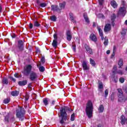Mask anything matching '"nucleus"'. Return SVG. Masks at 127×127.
<instances>
[{
  "mask_svg": "<svg viewBox=\"0 0 127 127\" xmlns=\"http://www.w3.org/2000/svg\"><path fill=\"white\" fill-rule=\"evenodd\" d=\"M68 111H70V108L67 107H64L61 108L60 110V114L61 116V119L60 120V123L63 124L68 121L69 118L68 117V115L67 114L66 112Z\"/></svg>",
  "mask_w": 127,
  "mask_h": 127,
  "instance_id": "nucleus-1",
  "label": "nucleus"
},
{
  "mask_svg": "<svg viewBox=\"0 0 127 127\" xmlns=\"http://www.w3.org/2000/svg\"><path fill=\"white\" fill-rule=\"evenodd\" d=\"M93 103L91 101H89L86 104V108L85 109L86 115L89 119L92 118V116H93Z\"/></svg>",
  "mask_w": 127,
  "mask_h": 127,
  "instance_id": "nucleus-2",
  "label": "nucleus"
},
{
  "mask_svg": "<svg viewBox=\"0 0 127 127\" xmlns=\"http://www.w3.org/2000/svg\"><path fill=\"white\" fill-rule=\"evenodd\" d=\"M24 114H25L24 108H19L16 110V117L20 121H22L24 120Z\"/></svg>",
  "mask_w": 127,
  "mask_h": 127,
  "instance_id": "nucleus-3",
  "label": "nucleus"
},
{
  "mask_svg": "<svg viewBox=\"0 0 127 127\" xmlns=\"http://www.w3.org/2000/svg\"><path fill=\"white\" fill-rule=\"evenodd\" d=\"M31 70H32V66L31 65L29 64L26 65L24 68V70L22 72V73L25 75V76H28L30 74V72H31Z\"/></svg>",
  "mask_w": 127,
  "mask_h": 127,
  "instance_id": "nucleus-4",
  "label": "nucleus"
},
{
  "mask_svg": "<svg viewBox=\"0 0 127 127\" xmlns=\"http://www.w3.org/2000/svg\"><path fill=\"white\" fill-rule=\"evenodd\" d=\"M38 76L37 75V73L36 72L32 71L30 73V80L31 81H35L36 79H37Z\"/></svg>",
  "mask_w": 127,
  "mask_h": 127,
  "instance_id": "nucleus-5",
  "label": "nucleus"
},
{
  "mask_svg": "<svg viewBox=\"0 0 127 127\" xmlns=\"http://www.w3.org/2000/svg\"><path fill=\"white\" fill-rule=\"evenodd\" d=\"M65 34L67 41H71L72 40V32L68 30L66 31Z\"/></svg>",
  "mask_w": 127,
  "mask_h": 127,
  "instance_id": "nucleus-6",
  "label": "nucleus"
},
{
  "mask_svg": "<svg viewBox=\"0 0 127 127\" xmlns=\"http://www.w3.org/2000/svg\"><path fill=\"white\" fill-rule=\"evenodd\" d=\"M127 9L125 7H121L119 9V10L118 11L119 14H121L122 15H123V16H125L126 15V13H127Z\"/></svg>",
  "mask_w": 127,
  "mask_h": 127,
  "instance_id": "nucleus-7",
  "label": "nucleus"
},
{
  "mask_svg": "<svg viewBox=\"0 0 127 127\" xmlns=\"http://www.w3.org/2000/svg\"><path fill=\"white\" fill-rule=\"evenodd\" d=\"M18 51H23V42L22 40L18 42Z\"/></svg>",
  "mask_w": 127,
  "mask_h": 127,
  "instance_id": "nucleus-8",
  "label": "nucleus"
},
{
  "mask_svg": "<svg viewBox=\"0 0 127 127\" xmlns=\"http://www.w3.org/2000/svg\"><path fill=\"white\" fill-rule=\"evenodd\" d=\"M121 124L122 126H124V125H127V118L124 115H122L120 118Z\"/></svg>",
  "mask_w": 127,
  "mask_h": 127,
  "instance_id": "nucleus-9",
  "label": "nucleus"
},
{
  "mask_svg": "<svg viewBox=\"0 0 127 127\" xmlns=\"http://www.w3.org/2000/svg\"><path fill=\"white\" fill-rule=\"evenodd\" d=\"M89 38L90 40H91L92 41H93V42H97V40H98V39L97 38V36H96V35L94 34H91L89 36Z\"/></svg>",
  "mask_w": 127,
  "mask_h": 127,
  "instance_id": "nucleus-10",
  "label": "nucleus"
},
{
  "mask_svg": "<svg viewBox=\"0 0 127 127\" xmlns=\"http://www.w3.org/2000/svg\"><path fill=\"white\" fill-rule=\"evenodd\" d=\"M111 29H112V26L110 24H107L104 27V31L105 32H108V31H111Z\"/></svg>",
  "mask_w": 127,
  "mask_h": 127,
  "instance_id": "nucleus-11",
  "label": "nucleus"
},
{
  "mask_svg": "<svg viewBox=\"0 0 127 127\" xmlns=\"http://www.w3.org/2000/svg\"><path fill=\"white\" fill-rule=\"evenodd\" d=\"M97 29L99 31V35L101 37L102 40H104V35L103 34V30L101 29V26H97Z\"/></svg>",
  "mask_w": 127,
  "mask_h": 127,
  "instance_id": "nucleus-12",
  "label": "nucleus"
},
{
  "mask_svg": "<svg viewBox=\"0 0 127 127\" xmlns=\"http://www.w3.org/2000/svg\"><path fill=\"white\" fill-rule=\"evenodd\" d=\"M118 101L121 102V103H124L126 102V98L124 95H121L118 96Z\"/></svg>",
  "mask_w": 127,
  "mask_h": 127,
  "instance_id": "nucleus-13",
  "label": "nucleus"
},
{
  "mask_svg": "<svg viewBox=\"0 0 127 127\" xmlns=\"http://www.w3.org/2000/svg\"><path fill=\"white\" fill-rule=\"evenodd\" d=\"M82 66L83 68V70H88L89 69V66L87 64V62L83 61L82 64Z\"/></svg>",
  "mask_w": 127,
  "mask_h": 127,
  "instance_id": "nucleus-14",
  "label": "nucleus"
},
{
  "mask_svg": "<svg viewBox=\"0 0 127 127\" xmlns=\"http://www.w3.org/2000/svg\"><path fill=\"white\" fill-rule=\"evenodd\" d=\"M51 10H54V11H58V10L60 11V9L58 7V6L56 5H52L51 6Z\"/></svg>",
  "mask_w": 127,
  "mask_h": 127,
  "instance_id": "nucleus-15",
  "label": "nucleus"
},
{
  "mask_svg": "<svg viewBox=\"0 0 127 127\" xmlns=\"http://www.w3.org/2000/svg\"><path fill=\"white\" fill-rule=\"evenodd\" d=\"M110 4L114 7V8H116L118 6V4L117 3V2L116 1L113 0L111 1Z\"/></svg>",
  "mask_w": 127,
  "mask_h": 127,
  "instance_id": "nucleus-16",
  "label": "nucleus"
},
{
  "mask_svg": "<svg viewBox=\"0 0 127 127\" xmlns=\"http://www.w3.org/2000/svg\"><path fill=\"white\" fill-rule=\"evenodd\" d=\"M19 86H25L27 84V80H23L22 81H19L18 83Z\"/></svg>",
  "mask_w": 127,
  "mask_h": 127,
  "instance_id": "nucleus-17",
  "label": "nucleus"
},
{
  "mask_svg": "<svg viewBox=\"0 0 127 127\" xmlns=\"http://www.w3.org/2000/svg\"><path fill=\"white\" fill-rule=\"evenodd\" d=\"M69 17L71 20L72 22H73V23H76V21L75 20V17H74V15L72 13H69Z\"/></svg>",
  "mask_w": 127,
  "mask_h": 127,
  "instance_id": "nucleus-18",
  "label": "nucleus"
},
{
  "mask_svg": "<svg viewBox=\"0 0 127 127\" xmlns=\"http://www.w3.org/2000/svg\"><path fill=\"white\" fill-rule=\"evenodd\" d=\"M117 16H116V14H113L111 16V21H112V25L114 26L115 25V23L114 22L115 21V19H116Z\"/></svg>",
  "mask_w": 127,
  "mask_h": 127,
  "instance_id": "nucleus-19",
  "label": "nucleus"
},
{
  "mask_svg": "<svg viewBox=\"0 0 127 127\" xmlns=\"http://www.w3.org/2000/svg\"><path fill=\"white\" fill-rule=\"evenodd\" d=\"M18 94H19V91H14L11 92V96H13V97H16V96H18Z\"/></svg>",
  "mask_w": 127,
  "mask_h": 127,
  "instance_id": "nucleus-20",
  "label": "nucleus"
},
{
  "mask_svg": "<svg viewBox=\"0 0 127 127\" xmlns=\"http://www.w3.org/2000/svg\"><path fill=\"white\" fill-rule=\"evenodd\" d=\"M50 19H51L52 21L55 22V21L57 20V17L55 15H52L50 17Z\"/></svg>",
  "mask_w": 127,
  "mask_h": 127,
  "instance_id": "nucleus-21",
  "label": "nucleus"
},
{
  "mask_svg": "<svg viewBox=\"0 0 127 127\" xmlns=\"http://www.w3.org/2000/svg\"><path fill=\"white\" fill-rule=\"evenodd\" d=\"M117 90L118 91V92L117 93L118 96H124V94L123 92V90H122V89L119 88Z\"/></svg>",
  "mask_w": 127,
  "mask_h": 127,
  "instance_id": "nucleus-22",
  "label": "nucleus"
},
{
  "mask_svg": "<svg viewBox=\"0 0 127 127\" xmlns=\"http://www.w3.org/2000/svg\"><path fill=\"white\" fill-rule=\"evenodd\" d=\"M83 17L85 20V21L87 23H90V20H89V18L88 17V16H87V14H83Z\"/></svg>",
  "mask_w": 127,
  "mask_h": 127,
  "instance_id": "nucleus-23",
  "label": "nucleus"
},
{
  "mask_svg": "<svg viewBox=\"0 0 127 127\" xmlns=\"http://www.w3.org/2000/svg\"><path fill=\"white\" fill-rule=\"evenodd\" d=\"M118 64L119 66V68H121L122 66H123V65H124V61L123 60V59H121L119 60Z\"/></svg>",
  "mask_w": 127,
  "mask_h": 127,
  "instance_id": "nucleus-24",
  "label": "nucleus"
},
{
  "mask_svg": "<svg viewBox=\"0 0 127 127\" xmlns=\"http://www.w3.org/2000/svg\"><path fill=\"white\" fill-rule=\"evenodd\" d=\"M48 101H49L48 98H44L43 99V103H44L45 106H47V105H48Z\"/></svg>",
  "mask_w": 127,
  "mask_h": 127,
  "instance_id": "nucleus-25",
  "label": "nucleus"
},
{
  "mask_svg": "<svg viewBox=\"0 0 127 127\" xmlns=\"http://www.w3.org/2000/svg\"><path fill=\"white\" fill-rule=\"evenodd\" d=\"M52 45L54 48H56V47H57V40L54 39L53 40Z\"/></svg>",
  "mask_w": 127,
  "mask_h": 127,
  "instance_id": "nucleus-26",
  "label": "nucleus"
},
{
  "mask_svg": "<svg viewBox=\"0 0 127 127\" xmlns=\"http://www.w3.org/2000/svg\"><path fill=\"white\" fill-rule=\"evenodd\" d=\"M117 68V66L116 65H115L113 66V68L112 69V73L114 75H116V74Z\"/></svg>",
  "mask_w": 127,
  "mask_h": 127,
  "instance_id": "nucleus-27",
  "label": "nucleus"
},
{
  "mask_svg": "<svg viewBox=\"0 0 127 127\" xmlns=\"http://www.w3.org/2000/svg\"><path fill=\"white\" fill-rule=\"evenodd\" d=\"M65 5H66L65 2H63L62 3H60V7H61V9H63V8H65Z\"/></svg>",
  "mask_w": 127,
  "mask_h": 127,
  "instance_id": "nucleus-28",
  "label": "nucleus"
},
{
  "mask_svg": "<svg viewBox=\"0 0 127 127\" xmlns=\"http://www.w3.org/2000/svg\"><path fill=\"white\" fill-rule=\"evenodd\" d=\"M104 108L103 105H100L99 108L98 109L99 113H103L104 112Z\"/></svg>",
  "mask_w": 127,
  "mask_h": 127,
  "instance_id": "nucleus-29",
  "label": "nucleus"
},
{
  "mask_svg": "<svg viewBox=\"0 0 127 127\" xmlns=\"http://www.w3.org/2000/svg\"><path fill=\"white\" fill-rule=\"evenodd\" d=\"M90 64L92 66H96V63H95V61L92 59H90Z\"/></svg>",
  "mask_w": 127,
  "mask_h": 127,
  "instance_id": "nucleus-30",
  "label": "nucleus"
},
{
  "mask_svg": "<svg viewBox=\"0 0 127 127\" xmlns=\"http://www.w3.org/2000/svg\"><path fill=\"white\" fill-rule=\"evenodd\" d=\"M34 26L36 27H39V26H40V24H39V23L37 21H35L34 22Z\"/></svg>",
  "mask_w": 127,
  "mask_h": 127,
  "instance_id": "nucleus-31",
  "label": "nucleus"
},
{
  "mask_svg": "<svg viewBox=\"0 0 127 127\" xmlns=\"http://www.w3.org/2000/svg\"><path fill=\"white\" fill-rule=\"evenodd\" d=\"M2 83L3 84H5L6 85H7L8 84V80L6 78H3L2 79Z\"/></svg>",
  "mask_w": 127,
  "mask_h": 127,
  "instance_id": "nucleus-32",
  "label": "nucleus"
},
{
  "mask_svg": "<svg viewBox=\"0 0 127 127\" xmlns=\"http://www.w3.org/2000/svg\"><path fill=\"white\" fill-rule=\"evenodd\" d=\"M121 34L123 36H125L126 34H127V29H123L122 31L121 32Z\"/></svg>",
  "mask_w": 127,
  "mask_h": 127,
  "instance_id": "nucleus-33",
  "label": "nucleus"
},
{
  "mask_svg": "<svg viewBox=\"0 0 127 127\" xmlns=\"http://www.w3.org/2000/svg\"><path fill=\"white\" fill-rule=\"evenodd\" d=\"M10 101V99L8 98H7L3 100V103L4 104H8Z\"/></svg>",
  "mask_w": 127,
  "mask_h": 127,
  "instance_id": "nucleus-34",
  "label": "nucleus"
},
{
  "mask_svg": "<svg viewBox=\"0 0 127 127\" xmlns=\"http://www.w3.org/2000/svg\"><path fill=\"white\" fill-rule=\"evenodd\" d=\"M108 43H109V40L108 39V38H107V37H105L104 44V45H105V46H107Z\"/></svg>",
  "mask_w": 127,
  "mask_h": 127,
  "instance_id": "nucleus-35",
  "label": "nucleus"
},
{
  "mask_svg": "<svg viewBox=\"0 0 127 127\" xmlns=\"http://www.w3.org/2000/svg\"><path fill=\"white\" fill-rule=\"evenodd\" d=\"M39 70L40 72H44V71H45V68L44 67V66H40L39 68Z\"/></svg>",
  "mask_w": 127,
  "mask_h": 127,
  "instance_id": "nucleus-36",
  "label": "nucleus"
},
{
  "mask_svg": "<svg viewBox=\"0 0 127 127\" xmlns=\"http://www.w3.org/2000/svg\"><path fill=\"white\" fill-rule=\"evenodd\" d=\"M70 120L73 122L75 120V114H72L71 116Z\"/></svg>",
  "mask_w": 127,
  "mask_h": 127,
  "instance_id": "nucleus-37",
  "label": "nucleus"
},
{
  "mask_svg": "<svg viewBox=\"0 0 127 127\" xmlns=\"http://www.w3.org/2000/svg\"><path fill=\"white\" fill-rule=\"evenodd\" d=\"M116 74H119V75H124V72L123 70H119L116 71Z\"/></svg>",
  "mask_w": 127,
  "mask_h": 127,
  "instance_id": "nucleus-38",
  "label": "nucleus"
},
{
  "mask_svg": "<svg viewBox=\"0 0 127 127\" xmlns=\"http://www.w3.org/2000/svg\"><path fill=\"white\" fill-rule=\"evenodd\" d=\"M105 98H107V97L108 96V95H109V90H108V89H106L105 91Z\"/></svg>",
  "mask_w": 127,
  "mask_h": 127,
  "instance_id": "nucleus-39",
  "label": "nucleus"
},
{
  "mask_svg": "<svg viewBox=\"0 0 127 127\" xmlns=\"http://www.w3.org/2000/svg\"><path fill=\"white\" fill-rule=\"evenodd\" d=\"M119 81L120 83H124V82H125V78L121 77L119 79Z\"/></svg>",
  "mask_w": 127,
  "mask_h": 127,
  "instance_id": "nucleus-40",
  "label": "nucleus"
},
{
  "mask_svg": "<svg viewBox=\"0 0 127 127\" xmlns=\"http://www.w3.org/2000/svg\"><path fill=\"white\" fill-rule=\"evenodd\" d=\"M84 47L86 51H88L90 49V47H89V46L88 45H85Z\"/></svg>",
  "mask_w": 127,
  "mask_h": 127,
  "instance_id": "nucleus-41",
  "label": "nucleus"
},
{
  "mask_svg": "<svg viewBox=\"0 0 127 127\" xmlns=\"http://www.w3.org/2000/svg\"><path fill=\"white\" fill-rule=\"evenodd\" d=\"M46 6V3H42L40 4L41 7H45Z\"/></svg>",
  "mask_w": 127,
  "mask_h": 127,
  "instance_id": "nucleus-42",
  "label": "nucleus"
},
{
  "mask_svg": "<svg viewBox=\"0 0 127 127\" xmlns=\"http://www.w3.org/2000/svg\"><path fill=\"white\" fill-rule=\"evenodd\" d=\"M87 52L89 54H93V51L91 49H89L87 51Z\"/></svg>",
  "mask_w": 127,
  "mask_h": 127,
  "instance_id": "nucleus-43",
  "label": "nucleus"
},
{
  "mask_svg": "<svg viewBox=\"0 0 127 127\" xmlns=\"http://www.w3.org/2000/svg\"><path fill=\"white\" fill-rule=\"evenodd\" d=\"M100 5H102L104 2V0H98Z\"/></svg>",
  "mask_w": 127,
  "mask_h": 127,
  "instance_id": "nucleus-44",
  "label": "nucleus"
},
{
  "mask_svg": "<svg viewBox=\"0 0 127 127\" xmlns=\"http://www.w3.org/2000/svg\"><path fill=\"white\" fill-rule=\"evenodd\" d=\"M29 99V96H28V95H27V94L26 95V96H25V101H28Z\"/></svg>",
  "mask_w": 127,
  "mask_h": 127,
  "instance_id": "nucleus-45",
  "label": "nucleus"
},
{
  "mask_svg": "<svg viewBox=\"0 0 127 127\" xmlns=\"http://www.w3.org/2000/svg\"><path fill=\"white\" fill-rule=\"evenodd\" d=\"M29 27L30 29H32V28H33V24H32V23H30L29 25Z\"/></svg>",
  "mask_w": 127,
  "mask_h": 127,
  "instance_id": "nucleus-46",
  "label": "nucleus"
},
{
  "mask_svg": "<svg viewBox=\"0 0 127 127\" xmlns=\"http://www.w3.org/2000/svg\"><path fill=\"white\" fill-rule=\"evenodd\" d=\"M14 77H15V78H19V77H21V76H19L18 73H15Z\"/></svg>",
  "mask_w": 127,
  "mask_h": 127,
  "instance_id": "nucleus-47",
  "label": "nucleus"
},
{
  "mask_svg": "<svg viewBox=\"0 0 127 127\" xmlns=\"http://www.w3.org/2000/svg\"><path fill=\"white\" fill-rule=\"evenodd\" d=\"M72 49L73 50V51H76V45H72Z\"/></svg>",
  "mask_w": 127,
  "mask_h": 127,
  "instance_id": "nucleus-48",
  "label": "nucleus"
},
{
  "mask_svg": "<svg viewBox=\"0 0 127 127\" xmlns=\"http://www.w3.org/2000/svg\"><path fill=\"white\" fill-rule=\"evenodd\" d=\"M98 88L99 89H103V84H99Z\"/></svg>",
  "mask_w": 127,
  "mask_h": 127,
  "instance_id": "nucleus-49",
  "label": "nucleus"
},
{
  "mask_svg": "<svg viewBox=\"0 0 127 127\" xmlns=\"http://www.w3.org/2000/svg\"><path fill=\"white\" fill-rule=\"evenodd\" d=\"M5 122H7V123H8V117L6 116L5 117Z\"/></svg>",
  "mask_w": 127,
  "mask_h": 127,
  "instance_id": "nucleus-50",
  "label": "nucleus"
},
{
  "mask_svg": "<svg viewBox=\"0 0 127 127\" xmlns=\"http://www.w3.org/2000/svg\"><path fill=\"white\" fill-rule=\"evenodd\" d=\"M41 62H43V63H44L45 62V59H44V58H42L41 59Z\"/></svg>",
  "mask_w": 127,
  "mask_h": 127,
  "instance_id": "nucleus-51",
  "label": "nucleus"
},
{
  "mask_svg": "<svg viewBox=\"0 0 127 127\" xmlns=\"http://www.w3.org/2000/svg\"><path fill=\"white\" fill-rule=\"evenodd\" d=\"M114 99H115V97H114V95H112L111 96V101H114Z\"/></svg>",
  "mask_w": 127,
  "mask_h": 127,
  "instance_id": "nucleus-52",
  "label": "nucleus"
},
{
  "mask_svg": "<svg viewBox=\"0 0 127 127\" xmlns=\"http://www.w3.org/2000/svg\"><path fill=\"white\" fill-rule=\"evenodd\" d=\"M54 38H55V39H56V40H57V35L54 34Z\"/></svg>",
  "mask_w": 127,
  "mask_h": 127,
  "instance_id": "nucleus-53",
  "label": "nucleus"
},
{
  "mask_svg": "<svg viewBox=\"0 0 127 127\" xmlns=\"http://www.w3.org/2000/svg\"><path fill=\"white\" fill-rule=\"evenodd\" d=\"M10 79H11V80H12L13 82H15V81H16L15 79L14 78L12 77H10Z\"/></svg>",
  "mask_w": 127,
  "mask_h": 127,
  "instance_id": "nucleus-54",
  "label": "nucleus"
},
{
  "mask_svg": "<svg viewBox=\"0 0 127 127\" xmlns=\"http://www.w3.org/2000/svg\"><path fill=\"white\" fill-rule=\"evenodd\" d=\"M110 53H111V51H110V50H108L106 52V54H108V55L110 54Z\"/></svg>",
  "mask_w": 127,
  "mask_h": 127,
  "instance_id": "nucleus-55",
  "label": "nucleus"
},
{
  "mask_svg": "<svg viewBox=\"0 0 127 127\" xmlns=\"http://www.w3.org/2000/svg\"><path fill=\"white\" fill-rule=\"evenodd\" d=\"M2 10V7H1V6L0 5V13L1 12Z\"/></svg>",
  "mask_w": 127,
  "mask_h": 127,
  "instance_id": "nucleus-56",
  "label": "nucleus"
},
{
  "mask_svg": "<svg viewBox=\"0 0 127 127\" xmlns=\"http://www.w3.org/2000/svg\"><path fill=\"white\" fill-rule=\"evenodd\" d=\"M55 104V101L53 100L52 102V105H54Z\"/></svg>",
  "mask_w": 127,
  "mask_h": 127,
  "instance_id": "nucleus-57",
  "label": "nucleus"
},
{
  "mask_svg": "<svg viewBox=\"0 0 127 127\" xmlns=\"http://www.w3.org/2000/svg\"><path fill=\"white\" fill-rule=\"evenodd\" d=\"M95 26H96V23L93 22V27H95Z\"/></svg>",
  "mask_w": 127,
  "mask_h": 127,
  "instance_id": "nucleus-58",
  "label": "nucleus"
},
{
  "mask_svg": "<svg viewBox=\"0 0 127 127\" xmlns=\"http://www.w3.org/2000/svg\"><path fill=\"white\" fill-rule=\"evenodd\" d=\"M115 83H117L118 82V78L115 79Z\"/></svg>",
  "mask_w": 127,
  "mask_h": 127,
  "instance_id": "nucleus-59",
  "label": "nucleus"
},
{
  "mask_svg": "<svg viewBox=\"0 0 127 127\" xmlns=\"http://www.w3.org/2000/svg\"><path fill=\"white\" fill-rule=\"evenodd\" d=\"M125 24H126V25H127V20L125 21Z\"/></svg>",
  "mask_w": 127,
  "mask_h": 127,
  "instance_id": "nucleus-60",
  "label": "nucleus"
},
{
  "mask_svg": "<svg viewBox=\"0 0 127 127\" xmlns=\"http://www.w3.org/2000/svg\"><path fill=\"white\" fill-rule=\"evenodd\" d=\"M113 50H114V51H115V50H116V47L115 46H114Z\"/></svg>",
  "mask_w": 127,
  "mask_h": 127,
  "instance_id": "nucleus-61",
  "label": "nucleus"
},
{
  "mask_svg": "<svg viewBox=\"0 0 127 127\" xmlns=\"http://www.w3.org/2000/svg\"><path fill=\"white\" fill-rule=\"evenodd\" d=\"M126 71H127V66L126 68Z\"/></svg>",
  "mask_w": 127,
  "mask_h": 127,
  "instance_id": "nucleus-62",
  "label": "nucleus"
},
{
  "mask_svg": "<svg viewBox=\"0 0 127 127\" xmlns=\"http://www.w3.org/2000/svg\"><path fill=\"white\" fill-rule=\"evenodd\" d=\"M112 56L113 57V56H114V55H112Z\"/></svg>",
  "mask_w": 127,
  "mask_h": 127,
  "instance_id": "nucleus-63",
  "label": "nucleus"
},
{
  "mask_svg": "<svg viewBox=\"0 0 127 127\" xmlns=\"http://www.w3.org/2000/svg\"><path fill=\"white\" fill-rule=\"evenodd\" d=\"M98 127H100V126H98Z\"/></svg>",
  "mask_w": 127,
  "mask_h": 127,
  "instance_id": "nucleus-64",
  "label": "nucleus"
}]
</instances>
